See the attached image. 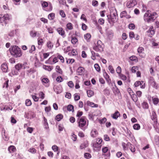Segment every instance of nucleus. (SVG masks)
Returning a JSON list of instances; mask_svg holds the SVG:
<instances>
[{
  "instance_id": "64",
  "label": "nucleus",
  "mask_w": 159,
  "mask_h": 159,
  "mask_svg": "<svg viewBox=\"0 0 159 159\" xmlns=\"http://www.w3.org/2000/svg\"><path fill=\"white\" fill-rule=\"evenodd\" d=\"M129 36L131 39L134 38L135 36V34L133 32H131L129 33Z\"/></svg>"
},
{
  "instance_id": "7",
  "label": "nucleus",
  "mask_w": 159,
  "mask_h": 159,
  "mask_svg": "<svg viewBox=\"0 0 159 159\" xmlns=\"http://www.w3.org/2000/svg\"><path fill=\"white\" fill-rule=\"evenodd\" d=\"M137 4L136 0H130L126 3V6L128 8L132 7Z\"/></svg>"
},
{
  "instance_id": "51",
  "label": "nucleus",
  "mask_w": 159,
  "mask_h": 159,
  "mask_svg": "<svg viewBox=\"0 0 159 159\" xmlns=\"http://www.w3.org/2000/svg\"><path fill=\"white\" fill-rule=\"evenodd\" d=\"M136 95L138 97H140L142 95V92L140 91H137L136 93Z\"/></svg>"
},
{
  "instance_id": "13",
  "label": "nucleus",
  "mask_w": 159,
  "mask_h": 159,
  "mask_svg": "<svg viewBox=\"0 0 159 159\" xmlns=\"http://www.w3.org/2000/svg\"><path fill=\"white\" fill-rule=\"evenodd\" d=\"M1 69L3 72H7L8 68L7 64L5 63L2 64L1 66Z\"/></svg>"
},
{
  "instance_id": "8",
  "label": "nucleus",
  "mask_w": 159,
  "mask_h": 159,
  "mask_svg": "<svg viewBox=\"0 0 159 159\" xmlns=\"http://www.w3.org/2000/svg\"><path fill=\"white\" fill-rule=\"evenodd\" d=\"M140 86V88L144 89L145 87V84L143 81H137L135 82L134 86L135 87H137Z\"/></svg>"
},
{
  "instance_id": "21",
  "label": "nucleus",
  "mask_w": 159,
  "mask_h": 159,
  "mask_svg": "<svg viewBox=\"0 0 159 159\" xmlns=\"http://www.w3.org/2000/svg\"><path fill=\"white\" fill-rule=\"evenodd\" d=\"M130 96L132 100L134 102H136L138 100L137 97L136 95H135L133 92H132V94H130Z\"/></svg>"
},
{
  "instance_id": "45",
  "label": "nucleus",
  "mask_w": 159,
  "mask_h": 159,
  "mask_svg": "<svg viewBox=\"0 0 159 159\" xmlns=\"http://www.w3.org/2000/svg\"><path fill=\"white\" fill-rule=\"evenodd\" d=\"M94 67L96 70L98 72H99L100 70V68L99 65L97 64H96L94 65Z\"/></svg>"
},
{
  "instance_id": "24",
  "label": "nucleus",
  "mask_w": 159,
  "mask_h": 159,
  "mask_svg": "<svg viewBox=\"0 0 159 159\" xmlns=\"http://www.w3.org/2000/svg\"><path fill=\"white\" fill-rule=\"evenodd\" d=\"M120 16L121 18L125 17L127 18H130V16H127V12L125 11H122L120 14Z\"/></svg>"
},
{
  "instance_id": "44",
  "label": "nucleus",
  "mask_w": 159,
  "mask_h": 159,
  "mask_svg": "<svg viewBox=\"0 0 159 159\" xmlns=\"http://www.w3.org/2000/svg\"><path fill=\"white\" fill-rule=\"evenodd\" d=\"M67 28L69 30H71L73 29V25L71 23H68L66 25Z\"/></svg>"
},
{
  "instance_id": "11",
  "label": "nucleus",
  "mask_w": 159,
  "mask_h": 159,
  "mask_svg": "<svg viewBox=\"0 0 159 159\" xmlns=\"http://www.w3.org/2000/svg\"><path fill=\"white\" fill-rule=\"evenodd\" d=\"M102 145H100L97 142H94L93 143V146L94 148V150L96 151H99L101 148Z\"/></svg>"
},
{
  "instance_id": "60",
  "label": "nucleus",
  "mask_w": 159,
  "mask_h": 159,
  "mask_svg": "<svg viewBox=\"0 0 159 159\" xmlns=\"http://www.w3.org/2000/svg\"><path fill=\"white\" fill-rule=\"evenodd\" d=\"M39 95L40 97L42 99H43L44 98V94L42 92H40L39 93Z\"/></svg>"
},
{
  "instance_id": "22",
  "label": "nucleus",
  "mask_w": 159,
  "mask_h": 159,
  "mask_svg": "<svg viewBox=\"0 0 159 159\" xmlns=\"http://www.w3.org/2000/svg\"><path fill=\"white\" fill-rule=\"evenodd\" d=\"M43 126L44 128L45 129H48V123L47 121V119L45 117L43 116Z\"/></svg>"
},
{
  "instance_id": "57",
  "label": "nucleus",
  "mask_w": 159,
  "mask_h": 159,
  "mask_svg": "<svg viewBox=\"0 0 159 159\" xmlns=\"http://www.w3.org/2000/svg\"><path fill=\"white\" fill-rule=\"evenodd\" d=\"M27 63L26 62H24L23 64H22V68L24 69H28L29 67L27 66Z\"/></svg>"
},
{
  "instance_id": "17",
  "label": "nucleus",
  "mask_w": 159,
  "mask_h": 159,
  "mask_svg": "<svg viewBox=\"0 0 159 159\" xmlns=\"http://www.w3.org/2000/svg\"><path fill=\"white\" fill-rule=\"evenodd\" d=\"M84 71V69L81 67H79L77 70V72L78 75H82Z\"/></svg>"
},
{
  "instance_id": "5",
  "label": "nucleus",
  "mask_w": 159,
  "mask_h": 159,
  "mask_svg": "<svg viewBox=\"0 0 159 159\" xmlns=\"http://www.w3.org/2000/svg\"><path fill=\"white\" fill-rule=\"evenodd\" d=\"M103 44L100 40H98L95 43L93 47V49L97 52H101L103 51Z\"/></svg>"
},
{
  "instance_id": "4",
  "label": "nucleus",
  "mask_w": 159,
  "mask_h": 159,
  "mask_svg": "<svg viewBox=\"0 0 159 159\" xmlns=\"http://www.w3.org/2000/svg\"><path fill=\"white\" fill-rule=\"evenodd\" d=\"M10 19V16L9 14H6L3 15H0V23L3 25H6Z\"/></svg>"
},
{
  "instance_id": "28",
  "label": "nucleus",
  "mask_w": 159,
  "mask_h": 159,
  "mask_svg": "<svg viewBox=\"0 0 159 159\" xmlns=\"http://www.w3.org/2000/svg\"><path fill=\"white\" fill-rule=\"evenodd\" d=\"M16 150V148L15 147L13 146H11L8 148V150L10 152H14Z\"/></svg>"
},
{
  "instance_id": "53",
  "label": "nucleus",
  "mask_w": 159,
  "mask_h": 159,
  "mask_svg": "<svg viewBox=\"0 0 159 159\" xmlns=\"http://www.w3.org/2000/svg\"><path fill=\"white\" fill-rule=\"evenodd\" d=\"M107 35L108 36L111 38L113 35V33L112 30H109L107 32Z\"/></svg>"
},
{
  "instance_id": "18",
  "label": "nucleus",
  "mask_w": 159,
  "mask_h": 159,
  "mask_svg": "<svg viewBox=\"0 0 159 159\" xmlns=\"http://www.w3.org/2000/svg\"><path fill=\"white\" fill-rule=\"evenodd\" d=\"M87 105L92 107H98L97 104H95L93 102H91L89 101H88L87 102Z\"/></svg>"
},
{
  "instance_id": "9",
  "label": "nucleus",
  "mask_w": 159,
  "mask_h": 159,
  "mask_svg": "<svg viewBox=\"0 0 159 159\" xmlns=\"http://www.w3.org/2000/svg\"><path fill=\"white\" fill-rule=\"evenodd\" d=\"M138 52L140 56L142 57H144L145 54L144 53V49L142 47H139L137 49Z\"/></svg>"
},
{
  "instance_id": "40",
  "label": "nucleus",
  "mask_w": 159,
  "mask_h": 159,
  "mask_svg": "<svg viewBox=\"0 0 159 159\" xmlns=\"http://www.w3.org/2000/svg\"><path fill=\"white\" fill-rule=\"evenodd\" d=\"M138 67L137 66H133L131 69V71L133 73H135L138 70Z\"/></svg>"
},
{
  "instance_id": "43",
  "label": "nucleus",
  "mask_w": 159,
  "mask_h": 159,
  "mask_svg": "<svg viewBox=\"0 0 159 159\" xmlns=\"http://www.w3.org/2000/svg\"><path fill=\"white\" fill-rule=\"evenodd\" d=\"M130 60L132 61H138V59L135 56H132L130 57L129 58Z\"/></svg>"
},
{
  "instance_id": "54",
  "label": "nucleus",
  "mask_w": 159,
  "mask_h": 159,
  "mask_svg": "<svg viewBox=\"0 0 159 159\" xmlns=\"http://www.w3.org/2000/svg\"><path fill=\"white\" fill-rule=\"evenodd\" d=\"M42 5L43 7H46L48 6V4L47 2L44 1L42 2Z\"/></svg>"
},
{
  "instance_id": "12",
  "label": "nucleus",
  "mask_w": 159,
  "mask_h": 159,
  "mask_svg": "<svg viewBox=\"0 0 159 159\" xmlns=\"http://www.w3.org/2000/svg\"><path fill=\"white\" fill-rule=\"evenodd\" d=\"M57 31L59 34L61 35L63 37L66 36L65 31L62 28H58L57 29Z\"/></svg>"
},
{
  "instance_id": "36",
  "label": "nucleus",
  "mask_w": 159,
  "mask_h": 159,
  "mask_svg": "<svg viewBox=\"0 0 159 159\" xmlns=\"http://www.w3.org/2000/svg\"><path fill=\"white\" fill-rule=\"evenodd\" d=\"M133 127L134 129L138 130L140 129V126L139 124H136L134 125Z\"/></svg>"
},
{
  "instance_id": "46",
  "label": "nucleus",
  "mask_w": 159,
  "mask_h": 159,
  "mask_svg": "<svg viewBox=\"0 0 159 159\" xmlns=\"http://www.w3.org/2000/svg\"><path fill=\"white\" fill-rule=\"evenodd\" d=\"M42 82L43 84L48 83L49 82V80L47 78H43L42 79Z\"/></svg>"
},
{
  "instance_id": "29",
  "label": "nucleus",
  "mask_w": 159,
  "mask_h": 159,
  "mask_svg": "<svg viewBox=\"0 0 159 159\" xmlns=\"http://www.w3.org/2000/svg\"><path fill=\"white\" fill-rule=\"evenodd\" d=\"M152 100L153 104L155 105H157L159 102V99L157 98H152Z\"/></svg>"
},
{
  "instance_id": "63",
  "label": "nucleus",
  "mask_w": 159,
  "mask_h": 159,
  "mask_svg": "<svg viewBox=\"0 0 159 159\" xmlns=\"http://www.w3.org/2000/svg\"><path fill=\"white\" fill-rule=\"evenodd\" d=\"M116 72L118 74H120L121 71V67L120 66H118L116 69Z\"/></svg>"
},
{
  "instance_id": "20",
  "label": "nucleus",
  "mask_w": 159,
  "mask_h": 159,
  "mask_svg": "<svg viewBox=\"0 0 159 159\" xmlns=\"http://www.w3.org/2000/svg\"><path fill=\"white\" fill-rule=\"evenodd\" d=\"M91 52L92 54V58L93 60H95L96 58V57H100V55L98 53H96L93 51H91Z\"/></svg>"
},
{
  "instance_id": "38",
  "label": "nucleus",
  "mask_w": 159,
  "mask_h": 159,
  "mask_svg": "<svg viewBox=\"0 0 159 159\" xmlns=\"http://www.w3.org/2000/svg\"><path fill=\"white\" fill-rule=\"evenodd\" d=\"M67 110L70 111H73L74 110V107L71 105H69L67 107Z\"/></svg>"
},
{
  "instance_id": "52",
  "label": "nucleus",
  "mask_w": 159,
  "mask_h": 159,
  "mask_svg": "<svg viewBox=\"0 0 159 159\" xmlns=\"http://www.w3.org/2000/svg\"><path fill=\"white\" fill-rule=\"evenodd\" d=\"M84 157L85 158L89 159L91 157V156L89 153H86L84 154Z\"/></svg>"
},
{
  "instance_id": "47",
  "label": "nucleus",
  "mask_w": 159,
  "mask_h": 159,
  "mask_svg": "<svg viewBox=\"0 0 159 159\" xmlns=\"http://www.w3.org/2000/svg\"><path fill=\"white\" fill-rule=\"evenodd\" d=\"M78 42V39L76 38H73L71 40L72 43L74 44H76V43Z\"/></svg>"
},
{
  "instance_id": "48",
  "label": "nucleus",
  "mask_w": 159,
  "mask_h": 159,
  "mask_svg": "<svg viewBox=\"0 0 159 159\" xmlns=\"http://www.w3.org/2000/svg\"><path fill=\"white\" fill-rule=\"evenodd\" d=\"M32 104L31 102L30 99H27L25 101V104L27 106H30Z\"/></svg>"
},
{
  "instance_id": "2",
  "label": "nucleus",
  "mask_w": 159,
  "mask_h": 159,
  "mask_svg": "<svg viewBox=\"0 0 159 159\" xmlns=\"http://www.w3.org/2000/svg\"><path fill=\"white\" fill-rule=\"evenodd\" d=\"M9 51L11 54L15 57H20L22 55V53L21 49L17 46H11Z\"/></svg>"
},
{
  "instance_id": "30",
  "label": "nucleus",
  "mask_w": 159,
  "mask_h": 159,
  "mask_svg": "<svg viewBox=\"0 0 159 159\" xmlns=\"http://www.w3.org/2000/svg\"><path fill=\"white\" fill-rule=\"evenodd\" d=\"M87 93L88 96L89 97L92 96L94 94V92L93 91L90 90L87 91Z\"/></svg>"
},
{
  "instance_id": "6",
  "label": "nucleus",
  "mask_w": 159,
  "mask_h": 159,
  "mask_svg": "<svg viewBox=\"0 0 159 159\" xmlns=\"http://www.w3.org/2000/svg\"><path fill=\"white\" fill-rule=\"evenodd\" d=\"M79 126L82 130H84L85 128L84 127L85 125L86 124V121L83 117H82L79 120L78 122Z\"/></svg>"
},
{
  "instance_id": "35",
  "label": "nucleus",
  "mask_w": 159,
  "mask_h": 159,
  "mask_svg": "<svg viewBox=\"0 0 159 159\" xmlns=\"http://www.w3.org/2000/svg\"><path fill=\"white\" fill-rule=\"evenodd\" d=\"M2 131H3L2 133V135L3 139L7 141L8 140V138L5 134V130L4 129H2Z\"/></svg>"
},
{
  "instance_id": "15",
  "label": "nucleus",
  "mask_w": 159,
  "mask_h": 159,
  "mask_svg": "<svg viewBox=\"0 0 159 159\" xmlns=\"http://www.w3.org/2000/svg\"><path fill=\"white\" fill-rule=\"evenodd\" d=\"M98 134V133L95 129H93L92 130L91 133H90V135L91 137L93 138H95L96 137Z\"/></svg>"
},
{
  "instance_id": "62",
  "label": "nucleus",
  "mask_w": 159,
  "mask_h": 159,
  "mask_svg": "<svg viewBox=\"0 0 159 159\" xmlns=\"http://www.w3.org/2000/svg\"><path fill=\"white\" fill-rule=\"evenodd\" d=\"M59 59L61 62L63 63L64 61V60L63 57L61 55H59L57 57Z\"/></svg>"
},
{
  "instance_id": "34",
  "label": "nucleus",
  "mask_w": 159,
  "mask_h": 159,
  "mask_svg": "<svg viewBox=\"0 0 159 159\" xmlns=\"http://www.w3.org/2000/svg\"><path fill=\"white\" fill-rule=\"evenodd\" d=\"M48 18L50 20H52L54 19L55 17V14L53 13H51L49 14L48 16Z\"/></svg>"
},
{
  "instance_id": "23",
  "label": "nucleus",
  "mask_w": 159,
  "mask_h": 159,
  "mask_svg": "<svg viewBox=\"0 0 159 159\" xmlns=\"http://www.w3.org/2000/svg\"><path fill=\"white\" fill-rule=\"evenodd\" d=\"M120 115V114L119 112L118 111H116L115 113L111 116V117L113 119H116Z\"/></svg>"
},
{
  "instance_id": "39",
  "label": "nucleus",
  "mask_w": 159,
  "mask_h": 159,
  "mask_svg": "<svg viewBox=\"0 0 159 159\" xmlns=\"http://www.w3.org/2000/svg\"><path fill=\"white\" fill-rule=\"evenodd\" d=\"M56 71H57V72L58 73L60 74H62V70L61 69H60V66H56Z\"/></svg>"
},
{
  "instance_id": "33",
  "label": "nucleus",
  "mask_w": 159,
  "mask_h": 159,
  "mask_svg": "<svg viewBox=\"0 0 159 159\" xmlns=\"http://www.w3.org/2000/svg\"><path fill=\"white\" fill-rule=\"evenodd\" d=\"M88 146V144L86 143H82L80 146V148L81 149L84 148Z\"/></svg>"
},
{
  "instance_id": "58",
  "label": "nucleus",
  "mask_w": 159,
  "mask_h": 159,
  "mask_svg": "<svg viewBox=\"0 0 159 159\" xmlns=\"http://www.w3.org/2000/svg\"><path fill=\"white\" fill-rule=\"evenodd\" d=\"M52 149L54 152H57L58 149V148L56 145H54L52 146Z\"/></svg>"
},
{
  "instance_id": "31",
  "label": "nucleus",
  "mask_w": 159,
  "mask_h": 159,
  "mask_svg": "<svg viewBox=\"0 0 159 159\" xmlns=\"http://www.w3.org/2000/svg\"><path fill=\"white\" fill-rule=\"evenodd\" d=\"M63 118V116L61 114H59L57 115L55 117V119L57 121H60Z\"/></svg>"
},
{
  "instance_id": "3",
  "label": "nucleus",
  "mask_w": 159,
  "mask_h": 159,
  "mask_svg": "<svg viewBox=\"0 0 159 159\" xmlns=\"http://www.w3.org/2000/svg\"><path fill=\"white\" fill-rule=\"evenodd\" d=\"M156 13H150L149 11H147L144 16V19L145 21L148 22L153 21L157 17Z\"/></svg>"
},
{
  "instance_id": "56",
  "label": "nucleus",
  "mask_w": 159,
  "mask_h": 159,
  "mask_svg": "<svg viewBox=\"0 0 159 159\" xmlns=\"http://www.w3.org/2000/svg\"><path fill=\"white\" fill-rule=\"evenodd\" d=\"M36 49V48L34 45H32L31 46V49L29 50V52L30 53H32L33 51H34Z\"/></svg>"
},
{
  "instance_id": "55",
  "label": "nucleus",
  "mask_w": 159,
  "mask_h": 159,
  "mask_svg": "<svg viewBox=\"0 0 159 159\" xmlns=\"http://www.w3.org/2000/svg\"><path fill=\"white\" fill-rule=\"evenodd\" d=\"M28 151L31 153H34L36 152V150L35 148H30L28 150Z\"/></svg>"
},
{
  "instance_id": "61",
  "label": "nucleus",
  "mask_w": 159,
  "mask_h": 159,
  "mask_svg": "<svg viewBox=\"0 0 159 159\" xmlns=\"http://www.w3.org/2000/svg\"><path fill=\"white\" fill-rule=\"evenodd\" d=\"M104 139L106 141H108L110 140L109 137L107 134L104 135Z\"/></svg>"
},
{
  "instance_id": "49",
  "label": "nucleus",
  "mask_w": 159,
  "mask_h": 159,
  "mask_svg": "<svg viewBox=\"0 0 159 159\" xmlns=\"http://www.w3.org/2000/svg\"><path fill=\"white\" fill-rule=\"evenodd\" d=\"M71 139L73 141H75L77 139V136L74 133H72L71 134Z\"/></svg>"
},
{
  "instance_id": "42",
  "label": "nucleus",
  "mask_w": 159,
  "mask_h": 159,
  "mask_svg": "<svg viewBox=\"0 0 159 159\" xmlns=\"http://www.w3.org/2000/svg\"><path fill=\"white\" fill-rule=\"evenodd\" d=\"M16 69L18 70H20L21 68H22V64H18L15 66Z\"/></svg>"
},
{
  "instance_id": "37",
  "label": "nucleus",
  "mask_w": 159,
  "mask_h": 159,
  "mask_svg": "<svg viewBox=\"0 0 159 159\" xmlns=\"http://www.w3.org/2000/svg\"><path fill=\"white\" fill-rule=\"evenodd\" d=\"M108 69L110 71V72L112 73L113 74L115 72V70L113 69L112 66L111 65H110L108 67Z\"/></svg>"
},
{
  "instance_id": "50",
  "label": "nucleus",
  "mask_w": 159,
  "mask_h": 159,
  "mask_svg": "<svg viewBox=\"0 0 159 159\" xmlns=\"http://www.w3.org/2000/svg\"><path fill=\"white\" fill-rule=\"evenodd\" d=\"M35 72V70L33 68H31L27 70V73L28 75L29 74H32Z\"/></svg>"
},
{
  "instance_id": "1",
  "label": "nucleus",
  "mask_w": 159,
  "mask_h": 159,
  "mask_svg": "<svg viewBox=\"0 0 159 159\" xmlns=\"http://www.w3.org/2000/svg\"><path fill=\"white\" fill-rule=\"evenodd\" d=\"M111 13L109 15H107L108 22L113 25L118 20V15L116 9L112 7L110 10Z\"/></svg>"
},
{
  "instance_id": "27",
  "label": "nucleus",
  "mask_w": 159,
  "mask_h": 159,
  "mask_svg": "<svg viewBox=\"0 0 159 159\" xmlns=\"http://www.w3.org/2000/svg\"><path fill=\"white\" fill-rule=\"evenodd\" d=\"M142 105L143 109H148V105L147 102H143L142 103Z\"/></svg>"
},
{
  "instance_id": "32",
  "label": "nucleus",
  "mask_w": 159,
  "mask_h": 159,
  "mask_svg": "<svg viewBox=\"0 0 159 159\" xmlns=\"http://www.w3.org/2000/svg\"><path fill=\"white\" fill-rule=\"evenodd\" d=\"M91 35L90 34L87 33L84 35V38L87 41H89V39L91 38Z\"/></svg>"
},
{
  "instance_id": "16",
  "label": "nucleus",
  "mask_w": 159,
  "mask_h": 159,
  "mask_svg": "<svg viewBox=\"0 0 159 159\" xmlns=\"http://www.w3.org/2000/svg\"><path fill=\"white\" fill-rule=\"evenodd\" d=\"M30 35L32 37H34L36 36H39V34L38 32H37L35 30H32L30 32Z\"/></svg>"
},
{
  "instance_id": "41",
  "label": "nucleus",
  "mask_w": 159,
  "mask_h": 159,
  "mask_svg": "<svg viewBox=\"0 0 159 159\" xmlns=\"http://www.w3.org/2000/svg\"><path fill=\"white\" fill-rule=\"evenodd\" d=\"M43 68L45 70L48 71H51L52 69V68L51 67L47 66H43Z\"/></svg>"
},
{
  "instance_id": "10",
  "label": "nucleus",
  "mask_w": 159,
  "mask_h": 159,
  "mask_svg": "<svg viewBox=\"0 0 159 159\" xmlns=\"http://www.w3.org/2000/svg\"><path fill=\"white\" fill-rule=\"evenodd\" d=\"M148 35L150 37H152L155 34V31L152 26H151L149 29L147 31Z\"/></svg>"
},
{
  "instance_id": "59",
  "label": "nucleus",
  "mask_w": 159,
  "mask_h": 159,
  "mask_svg": "<svg viewBox=\"0 0 159 159\" xmlns=\"http://www.w3.org/2000/svg\"><path fill=\"white\" fill-rule=\"evenodd\" d=\"M129 29L131 30L134 29L135 28V26L134 24L131 23L129 24Z\"/></svg>"
},
{
  "instance_id": "26",
  "label": "nucleus",
  "mask_w": 159,
  "mask_h": 159,
  "mask_svg": "<svg viewBox=\"0 0 159 159\" xmlns=\"http://www.w3.org/2000/svg\"><path fill=\"white\" fill-rule=\"evenodd\" d=\"M112 90L113 93L115 94H116L119 92V91L118 89L117 88V87L116 86L115 84L114 85V86Z\"/></svg>"
},
{
  "instance_id": "19",
  "label": "nucleus",
  "mask_w": 159,
  "mask_h": 159,
  "mask_svg": "<svg viewBox=\"0 0 159 159\" xmlns=\"http://www.w3.org/2000/svg\"><path fill=\"white\" fill-rule=\"evenodd\" d=\"M103 75L107 82H109L111 81L109 75L105 71L103 73Z\"/></svg>"
},
{
  "instance_id": "25",
  "label": "nucleus",
  "mask_w": 159,
  "mask_h": 159,
  "mask_svg": "<svg viewBox=\"0 0 159 159\" xmlns=\"http://www.w3.org/2000/svg\"><path fill=\"white\" fill-rule=\"evenodd\" d=\"M46 45L48 48L51 49L53 47V44L51 41H49L47 42Z\"/></svg>"
},
{
  "instance_id": "14",
  "label": "nucleus",
  "mask_w": 159,
  "mask_h": 159,
  "mask_svg": "<svg viewBox=\"0 0 159 159\" xmlns=\"http://www.w3.org/2000/svg\"><path fill=\"white\" fill-rule=\"evenodd\" d=\"M150 82L151 86L154 88L157 89L158 88V85L154 80L153 79H151L150 80Z\"/></svg>"
}]
</instances>
